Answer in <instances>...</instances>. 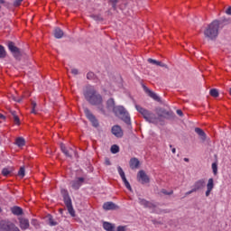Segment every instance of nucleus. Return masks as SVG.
<instances>
[{"instance_id":"nucleus-48","label":"nucleus","mask_w":231,"mask_h":231,"mask_svg":"<svg viewBox=\"0 0 231 231\" xmlns=\"http://www.w3.org/2000/svg\"><path fill=\"white\" fill-rule=\"evenodd\" d=\"M110 2L112 3L114 8L116 6V3H118V0H110Z\"/></svg>"},{"instance_id":"nucleus-12","label":"nucleus","mask_w":231,"mask_h":231,"mask_svg":"<svg viewBox=\"0 0 231 231\" xmlns=\"http://www.w3.org/2000/svg\"><path fill=\"white\" fill-rule=\"evenodd\" d=\"M111 131L112 134H115L116 138H122V136H124V131L120 125H114Z\"/></svg>"},{"instance_id":"nucleus-55","label":"nucleus","mask_w":231,"mask_h":231,"mask_svg":"<svg viewBox=\"0 0 231 231\" xmlns=\"http://www.w3.org/2000/svg\"><path fill=\"white\" fill-rule=\"evenodd\" d=\"M0 118L5 119V116H3V114H0Z\"/></svg>"},{"instance_id":"nucleus-52","label":"nucleus","mask_w":231,"mask_h":231,"mask_svg":"<svg viewBox=\"0 0 231 231\" xmlns=\"http://www.w3.org/2000/svg\"><path fill=\"white\" fill-rule=\"evenodd\" d=\"M13 100H14V102H21V98H16L15 97H13Z\"/></svg>"},{"instance_id":"nucleus-39","label":"nucleus","mask_w":231,"mask_h":231,"mask_svg":"<svg viewBox=\"0 0 231 231\" xmlns=\"http://www.w3.org/2000/svg\"><path fill=\"white\" fill-rule=\"evenodd\" d=\"M10 172V170H8L7 168H4L2 171L3 176H9Z\"/></svg>"},{"instance_id":"nucleus-58","label":"nucleus","mask_w":231,"mask_h":231,"mask_svg":"<svg viewBox=\"0 0 231 231\" xmlns=\"http://www.w3.org/2000/svg\"><path fill=\"white\" fill-rule=\"evenodd\" d=\"M170 147L172 148V144H171Z\"/></svg>"},{"instance_id":"nucleus-8","label":"nucleus","mask_w":231,"mask_h":231,"mask_svg":"<svg viewBox=\"0 0 231 231\" xmlns=\"http://www.w3.org/2000/svg\"><path fill=\"white\" fill-rule=\"evenodd\" d=\"M83 111H84L85 116L88 118V120H89V122H91L92 125L94 127H98V120H97V117L95 116V115H93V113H91V110H89V108L84 106Z\"/></svg>"},{"instance_id":"nucleus-17","label":"nucleus","mask_w":231,"mask_h":231,"mask_svg":"<svg viewBox=\"0 0 231 231\" xmlns=\"http://www.w3.org/2000/svg\"><path fill=\"white\" fill-rule=\"evenodd\" d=\"M20 228L22 230H28L30 228V221L26 218L19 217Z\"/></svg>"},{"instance_id":"nucleus-38","label":"nucleus","mask_w":231,"mask_h":231,"mask_svg":"<svg viewBox=\"0 0 231 231\" xmlns=\"http://www.w3.org/2000/svg\"><path fill=\"white\" fill-rule=\"evenodd\" d=\"M87 79H88V80H93V79H95V73H93V72H88V73L87 74Z\"/></svg>"},{"instance_id":"nucleus-44","label":"nucleus","mask_w":231,"mask_h":231,"mask_svg":"<svg viewBox=\"0 0 231 231\" xmlns=\"http://www.w3.org/2000/svg\"><path fill=\"white\" fill-rule=\"evenodd\" d=\"M157 66H160L161 68H167V65L162 61H157Z\"/></svg>"},{"instance_id":"nucleus-26","label":"nucleus","mask_w":231,"mask_h":231,"mask_svg":"<svg viewBox=\"0 0 231 231\" xmlns=\"http://www.w3.org/2000/svg\"><path fill=\"white\" fill-rule=\"evenodd\" d=\"M46 218L51 226H57L58 224L53 220V217H51V215H47Z\"/></svg>"},{"instance_id":"nucleus-7","label":"nucleus","mask_w":231,"mask_h":231,"mask_svg":"<svg viewBox=\"0 0 231 231\" xmlns=\"http://www.w3.org/2000/svg\"><path fill=\"white\" fill-rule=\"evenodd\" d=\"M0 231H21V229L12 221L0 220Z\"/></svg>"},{"instance_id":"nucleus-49","label":"nucleus","mask_w":231,"mask_h":231,"mask_svg":"<svg viewBox=\"0 0 231 231\" xmlns=\"http://www.w3.org/2000/svg\"><path fill=\"white\" fill-rule=\"evenodd\" d=\"M226 14H227V15H231V6L226 9Z\"/></svg>"},{"instance_id":"nucleus-15","label":"nucleus","mask_w":231,"mask_h":231,"mask_svg":"<svg viewBox=\"0 0 231 231\" xmlns=\"http://www.w3.org/2000/svg\"><path fill=\"white\" fill-rule=\"evenodd\" d=\"M82 183H84V178L79 177L76 180L71 181V187L75 190H79L80 187L82 186Z\"/></svg>"},{"instance_id":"nucleus-11","label":"nucleus","mask_w":231,"mask_h":231,"mask_svg":"<svg viewBox=\"0 0 231 231\" xmlns=\"http://www.w3.org/2000/svg\"><path fill=\"white\" fill-rule=\"evenodd\" d=\"M139 203L145 208H150L151 210H154V208H156V204H154V202H150L143 199H139Z\"/></svg>"},{"instance_id":"nucleus-50","label":"nucleus","mask_w":231,"mask_h":231,"mask_svg":"<svg viewBox=\"0 0 231 231\" xmlns=\"http://www.w3.org/2000/svg\"><path fill=\"white\" fill-rule=\"evenodd\" d=\"M105 164H106V165H111V161H109V159L106 158V159L105 160Z\"/></svg>"},{"instance_id":"nucleus-20","label":"nucleus","mask_w":231,"mask_h":231,"mask_svg":"<svg viewBox=\"0 0 231 231\" xmlns=\"http://www.w3.org/2000/svg\"><path fill=\"white\" fill-rule=\"evenodd\" d=\"M129 165H130V168L133 171H134V169H138V167H140V161L138 160V158L134 157L130 159Z\"/></svg>"},{"instance_id":"nucleus-53","label":"nucleus","mask_w":231,"mask_h":231,"mask_svg":"<svg viewBox=\"0 0 231 231\" xmlns=\"http://www.w3.org/2000/svg\"><path fill=\"white\" fill-rule=\"evenodd\" d=\"M152 221L153 225H162L161 222H158V221H156V220H152Z\"/></svg>"},{"instance_id":"nucleus-13","label":"nucleus","mask_w":231,"mask_h":231,"mask_svg":"<svg viewBox=\"0 0 231 231\" xmlns=\"http://www.w3.org/2000/svg\"><path fill=\"white\" fill-rule=\"evenodd\" d=\"M205 187V179H200L197 180L191 188H193V191L198 192V190H201Z\"/></svg>"},{"instance_id":"nucleus-43","label":"nucleus","mask_w":231,"mask_h":231,"mask_svg":"<svg viewBox=\"0 0 231 231\" xmlns=\"http://www.w3.org/2000/svg\"><path fill=\"white\" fill-rule=\"evenodd\" d=\"M23 0H14V6H21V3Z\"/></svg>"},{"instance_id":"nucleus-34","label":"nucleus","mask_w":231,"mask_h":231,"mask_svg":"<svg viewBox=\"0 0 231 231\" xmlns=\"http://www.w3.org/2000/svg\"><path fill=\"white\" fill-rule=\"evenodd\" d=\"M117 171H118L121 179L125 178V172H124V170L122 169V167L118 166L117 167Z\"/></svg>"},{"instance_id":"nucleus-19","label":"nucleus","mask_w":231,"mask_h":231,"mask_svg":"<svg viewBox=\"0 0 231 231\" xmlns=\"http://www.w3.org/2000/svg\"><path fill=\"white\" fill-rule=\"evenodd\" d=\"M214 189V179L210 178L208 180L207 184V191H206V197L208 198L210 196V193Z\"/></svg>"},{"instance_id":"nucleus-25","label":"nucleus","mask_w":231,"mask_h":231,"mask_svg":"<svg viewBox=\"0 0 231 231\" xmlns=\"http://www.w3.org/2000/svg\"><path fill=\"white\" fill-rule=\"evenodd\" d=\"M103 228H105L106 231H115V226L109 222H104Z\"/></svg>"},{"instance_id":"nucleus-41","label":"nucleus","mask_w":231,"mask_h":231,"mask_svg":"<svg viewBox=\"0 0 231 231\" xmlns=\"http://www.w3.org/2000/svg\"><path fill=\"white\" fill-rule=\"evenodd\" d=\"M31 225H32L33 226H35L37 228V226H39V222L36 219H32L31 221Z\"/></svg>"},{"instance_id":"nucleus-40","label":"nucleus","mask_w":231,"mask_h":231,"mask_svg":"<svg viewBox=\"0 0 231 231\" xmlns=\"http://www.w3.org/2000/svg\"><path fill=\"white\" fill-rule=\"evenodd\" d=\"M18 176H21V178H24V168H20L18 171Z\"/></svg>"},{"instance_id":"nucleus-23","label":"nucleus","mask_w":231,"mask_h":231,"mask_svg":"<svg viewBox=\"0 0 231 231\" xmlns=\"http://www.w3.org/2000/svg\"><path fill=\"white\" fill-rule=\"evenodd\" d=\"M54 37L56 39H62V37H64V32L60 29V28H56L54 30Z\"/></svg>"},{"instance_id":"nucleus-5","label":"nucleus","mask_w":231,"mask_h":231,"mask_svg":"<svg viewBox=\"0 0 231 231\" xmlns=\"http://www.w3.org/2000/svg\"><path fill=\"white\" fill-rule=\"evenodd\" d=\"M157 114V118H160V122H162V118H165L166 120H172L175 115L172 110H167L165 108L158 107L155 109Z\"/></svg>"},{"instance_id":"nucleus-47","label":"nucleus","mask_w":231,"mask_h":231,"mask_svg":"<svg viewBox=\"0 0 231 231\" xmlns=\"http://www.w3.org/2000/svg\"><path fill=\"white\" fill-rule=\"evenodd\" d=\"M117 231H125V226H119L117 227Z\"/></svg>"},{"instance_id":"nucleus-35","label":"nucleus","mask_w":231,"mask_h":231,"mask_svg":"<svg viewBox=\"0 0 231 231\" xmlns=\"http://www.w3.org/2000/svg\"><path fill=\"white\" fill-rule=\"evenodd\" d=\"M31 106H32L31 113H33V115H37V111L35 110V107H37V103H35L34 101H32Z\"/></svg>"},{"instance_id":"nucleus-6","label":"nucleus","mask_w":231,"mask_h":231,"mask_svg":"<svg viewBox=\"0 0 231 231\" xmlns=\"http://www.w3.org/2000/svg\"><path fill=\"white\" fill-rule=\"evenodd\" d=\"M61 194L63 196V201L68 208L69 214L72 217H75V209L73 208V204L71 203V198H69V194H68V190L63 189L61 190Z\"/></svg>"},{"instance_id":"nucleus-32","label":"nucleus","mask_w":231,"mask_h":231,"mask_svg":"<svg viewBox=\"0 0 231 231\" xmlns=\"http://www.w3.org/2000/svg\"><path fill=\"white\" fill-rule=\"evenodd\" d=\"M209 94L211 95V97H214L215 98L219 97V92L217 91V89L215 88H212Z\"/></svg>"},{"instance_id":"nucleus-9","label":"nucleus","mask_w":231,"mask_h":231,"mask_svg":"<svg viewBox=\"0 0 231 231\" xmlns=\"http://www.w3.org/2000/svg\"><path fill=\"white\" fill-rule=\"evenodd\" d=\"M7 46L11 53H13L14 59H21V50H19V48L15 46V43H14L13 42H8Z\"/></svg>"},{"instance_id":"nucleus-51","label":"nucleus","mask_w":231,"mask_h":231,"mask_svg":"<svg viewBox=\"0 0 231 231\" xmlns=\"http://www.w3.org/2000/svg\"><path fill=\"white\" fill-rule=\"evenodd\" d=\"M177 115H179V116H183V112L181 110H177Z\"/></svg>"},{"instance_id":"nucleus-10","label":"nucleus","mask_w":231,"mask_h":231,"mask_svg":"<svg viewBox=\"0 0 231 231\" xmlns=\"http://www.w3.org/2000/svg\"><path fill=\"white\" fill-rule=\"evenodd\" d=\"M137 180L144 185V183H149V176L143 170H141L137 173Z\"/></svg>"},{"instance_id":"nucleus-4","label":"nucleus","mask_w":231,"mask_h":231,"mask_svg":"<svg viewBox=\"0 0 231 231\" xmlns=\"http://www.w3.org/2000/svg\"><path fill=\"white\" fill-rule=\"evenodd\" d=\"M113 113H115L116 116H119V118H121L123 122L126 123L127 125H131V117L129 116V113L124 108V106H116Z\"/></svg>"},{"instance_id":"nucleus-22","label":"nucleus","mask_w":231,"mask_h":231,"mask_svg":"<svg viewBox=\"0 0 231 231\" xmlns=\"http://www.w3.org/2000/svg\"><path fill=\"white\" fill-rule=\"evenodd\" d=\"M195 133H197V134H199V136L201 138V140L203 142H205L207 140V134H205L203 129H201V128H195Z\"/></svg>"},{"instance_id":"nucleus-3","label":"nucleus","mask_w":231,"mask_h":231,"mask_svg":"<svg viewBox=\"0 0 231 231\" xmlns=\"http://www.w3.org/2000/svg\"><path fill=\"white\" fill-rule=\"evenodd\" d=\"M204 35L209 41H215L219 35V21L215 20L204 30Z\"/></svg>"},{"instance_id":"nucleus-14","label":"nucleus","mask_w":231,"mask_h":231,"mask_svg":"<svg viewBox=\"0 0 231 231\" xmlns=\"http://www.w3.org/2000/svg\"><path fill=\"white\" fill-rule=\"evenodd\" d=\"M144 91L145 93H147L150 98H152L153 100H155V102H162V98L160 97V96H158V94L154 93L152 90L145 88Z\"/></svg>"},{"instance_id":"nucleus-56","label":"nucleus","mask_w":231,"mask_h":231,"mask_svg":"<svg viewBox=\"0 0 231 231\" xmlns=\"http://www.w3.org/2000/svg\"><path fill=\"white\" fill-rule=\"evenodd\" d=\"M184 162H189V158H184Z\"/></svg>"},{"instance_id":"nucleus-37","label":"nucleus","mask_w":231,"mask_h":231,"mask_svg":"<svg viewBox=\"0 0 231 231\" xmlns=\"http://www.w3.org/2000/svg\"><path fill=\"white\" fill-rule=\"evenodd\" d=\"M212 171H213L214 175L216 176L217 174V163H216V162L212 163Z\"/></svg>"},{"instance_id":"nucleus-33","label":"nucleus","mask_w":231,"mask_h":231,"mask_svg":"<svg viewBox=\"0 0 231 231\" xmlns=\"http://www.w3.org/2000/svg\"><path fill=\"white\" fill-rule=\"evenodd\" d=\"M161 194H164V196H171V194H174V191L173 190L168 191L167 189H162L161 190Z\"/></svg>"},{"instance_id":"nucleus-2","label":"nucleus","mask_w":231,"mask_h":231,"mask_svg":"<svg viewBox=\"0 0 231 231\" xmlns=\"http://www.w3.org/2000/svg\"><path fill=\"white\" fill-rule=\"evenodd\" d=\"M135 109L140 113V115H142L143 118H144L146 122H149V124H154L155 125L160 124V117L152 111L142 107L140 105H135Z\"/></svg>"},{"instance_id":"nucleus-36","label":"nucleus","mask_w":231,"mask_h":231,"mask_svg":"<svg viewBox=\"0 0 231 231\" xmlns=\"http://www.w3.org/2000/svg\"><path fill=\"white\" fill-rule=\"evenodd\" d=\"M92 19H94V21H104V19L102 18V16H100L99 14H92L91 15Z\"/></svg>"},{"instance_id":"nucleus-24","label":"nucleus","mask_w":231,"mask_h":231,"mask_svg":"<svg viewBox=\"0 0 231 231\" xmlns=\"http://www.w3.org/2000/svg\"><path fill=\"white\" fill-rule=\"evenodd\" d=\"M11 212L14 215V216H23V208L15 206V207H13L11 208Z\"/></svg>"},{"instance_id":"nucleus-29","label":"nucleus","mask_w":231,"mask_h":231,"mask_svg":"<svg viewBox=\"0 0 231 231\" xmlns=\"http://www.w3.org/2000/svg\"><path fill=\"white\" fill-rule=\"evenodd\" d=\"M16 145H18V147H23L24 145V138L23 137H19L16 139Z\"/></svg>"},{"instance_id":"nucleus-45","label":"nucleus","mask_w":231,"mask_h":231,"mask_svg":"<svg viewBox=\"0 0 231 231\" xmlns=\"http://www.w3.org/2000/svg\"><path fill=\"white\" fill-rule=\"evenodd\" d=\"M72 75H79V69H71Z\"/></svg>"},{"instance_id":"nucleus-28","label":"nucleus","mask_w":231,"mask_h":231,"mask_svg":"<svg viewBox=\"0 0 231 231\" xmlns=\"http://www.w3.org/2000/svg\"><path fill=\"white\" fill-rule=\"evenodd\" d=\"M6 57V51L3 45H0V59H5Z\"/></svg>"},{"instance_id":"nucleus-54","label":"nucleus","mask_w":231,"mask_h":231,"mask_svg":"<svg viewBox=\"0 0 231 231\" xmlns=\"http://www.w3.org/2000/svg\"><path fill=\"white\" fill-rule=\"evenodd\" d=\"M171 152H172L173 154H176V148H172V149H171Z\"/></svg>"},{"instance_id":"nucleus-31","label":"nucleus","mask_w":231,"mask_h":231,"mask_svg":"<svg viewBox=\"0 0 231 231\" xmlns=\"http://www.w3.org/2000/svg\"><path fill=\"white\" fill-rule=\"evenodd\" d=\"M123 182L125 183V186L126 187V189L128 190H133V189L131 188V184L129 183V180H127V178H123Z\"/></svg>"},{"instance_id":"nucleus-18","label":"nucleus","mask_w":231,"mask_h":231,"mask_svg":"<svg viewBox=\"0 0 231 231\" xmlns=\"http://www.w3.org/2000/svg\"><path fill=\"white\" fill-rule=\"evenodd\" d=\"M60 150L68 158H71V156L73 155V149L71 148L68 149L66 145H64V143L60 144Z\"/></svg>"},{"instance_id":"nucleus-42","label":"nucleus","mask_w":231,"mask_h":231,"mask_svg":"<svg viewBox=\"0 0 231 231\" xmlns=\"http://www.w3.org/2000/svg\"><path fill=\"white\" fill-rule=\"evenodd\" d=\"M148 62L150 64H154L155 66H157V64H158V60H152V59H148Z\"/></svg>"},{"instance_id":"nucleus-46","label":"nucleus","mask_w":231,"mask_h":231,"mask_svg":"<svg viewBox=\"0 0 231 231\" xmlns=\"http://www.w3.org/2000/svg\"><path fill=\"white\" fill-rule=\"evenodd\" d=\"M193 192H196V191H194V188H191L189 191L186 192V196H189V194H193Z\"/></svg>"},{"instance_id":"nucleus-21","label":"nucleus","mask_w":231,"mask_h":231,"mask_svg":"<svg viewBox=\"0 0 231 231\" xmlns=\"http://www.w3.org/2000/svg\"><path fill=\"white\" fill-rule=\"evenodd\" d=\"M116 108V106H115V99L109 98L106 101V109H108V111H115Z\"/></svg>"},{"instance_id":"nucleus-1","label":"nucleus","mask_w":231,"mask_h":231,"mask_svg":"<svg viewBox=\"0 0 231 231\" xmlns=\"http://www.w3.org/2000/svg\"><path fill=\"white\" fill-rule=\"evenodd\" d=\"M83 95L90 106H97L100 113L106 115V109L104 108V98L102 97V95L97 91L95 87L91 85L87 86L83 91Z\"/></svg>"},{"instance_id":"nucleus-27","label":"nucleus","mask_w":231,"mask_h":231,"mask_svg":"<svg viewBox=\"0 0 231 231\" xmlns=\"http://www.w3.org/2000/svg\"><path fill=\"white\" fill-rule=\"evenodd\" d=\"M117 152H120V147L118 145L114 144L111 146V153L112 154H116Z\"/></svg>"},{"instance_id":"nucleus-16","label":"nucleus","mask_w":231,"mask_h":231,"mask_svg":"<svg viewBox=\"0 0 231 231\" xmlns=\"http://www.w3.org/2000/svg\"><path fill=\"white\" fill-rule=\"evenodd\" d=\"M104 210H118V205L115 204L114 202H105L103 204Z\"/></svg>"},{"instance_id":"nucleus-57","label":"nucleus","mask_w":231,"mask_h":231,"mask_svg":"<svg viewBox=\"0 0 231 231\" xmlns=\"http://www.w3.org/2000/svg\"><path fill=\"white\" fill-rule=\"evenodd\" d=\"M63 211H64L63 209H60V214H62Z\"/></svg>"},{"instance_id":"nucleus-30","label":"nucleus","mask_w":231,"mask_h":231,"mask_svg":"<svg viewBox=\"0 0 231 231\" xmlns=\"http://www.w3.org/2000/svg\"><path fill=\"white\" fill-rule=\"evenodd\" d=\"M12 115H13L14 124H16V125H19V124H21V120L19 119V116L15 115V112H12Z\"/></svg>"}]
</instances>
